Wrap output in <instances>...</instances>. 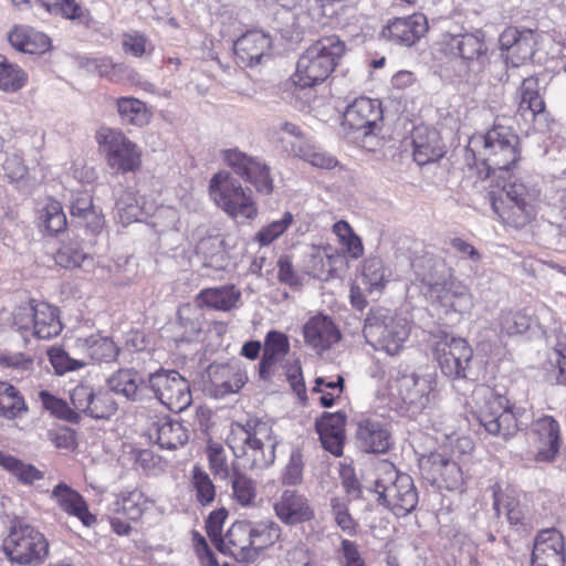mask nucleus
<instances>
[{"label":"nucleus","mask_w":566,"mask_h":566,"mask_svg":"<svg viewBox=\"0 0 566 566\" xmlns=\"http://www.w3.org/2000/svg\"><path fill=\"white\" fill-rule=\"evenodd\" d=\"M28 411L22 395L9 382L0 381V417L14 419Z\"/></svg>","instance_id":"nucleus-42"},{"label":"nucleus","mask_w":566,"mask_h":566,"mask_svg":"<svg viewBox=\"0 0 566 566\" xmlns=\"http://www.w3.org/2000/svg\"><path fill=\"white\" fill-rule=\"evenodd\" d=\"M374 491L378 502L396 516L403 517L418 504V492L412 478L389 461L382 460L375 468Z\"/></svg>","instance_id":"nucleus-6"},{"label":"nucleus","mask_w":566,"mask_h":566,"mask_svg":"<svg viewBox=\"0 0 566 566\" xmlns=\"http://www.w3.org/2000/svg\"><path fill=\"white\" fill-rule=\"evenodd\" d=\"M111 392L125 397L129 401H143L149 397L148 376L144 377L135 368H122L107 379Z\"/></svg>","instance_id":"nucleus-22"},{"label":"nucleus","mask_w":566,"mask_h":566,"mask_svg":"<svg viewBox=\"0 0 566 566\" xmlns=\"http://www.w3.org/2000/svg\"><path fill=\"white\" fill-rule=\"evenodd\" d=\"M290 352L289 337L279 331H270L264 338L263 354L259 364V375L263 380H271L275 375L277 364Z\"/></svg>","instance_id":"nucleus-28"},{"label":"nucleus","mask_w":566,"mask_h":566,"mask_svg":"<svg viewBox=\"0 0 566 566\" xmlns=\"http://www.w3.org/2000/svg\"><path fill=\"white\" fill-rule=\"evenodd\" d=\"M521 158L520 137L507 125L495 123L484 135L471 137L467 147L465 160L473 161L481 178L497 176L504 178L514 170Z\"/></svg>","instance_id":"nucleus-1"},{"label":"nucleus","mask_w":566,"mask_h":566,"mask_svg":"<svg viewBox=\"0 0 566 566\" xmlns=\"http://www.w3.org/2000/svg\"><path fill=\"white\" fill-rule=\"evenodd\" d=\"M280 437L273 422L259 417H249L232 426L229 447L243 469L261 471L274 464Z\"/></svg>","instance_id":"nucleus-2"},{"label":"nucleus","mask_w":566,"mask_h":566,"mask_svg":"<svg viewBox=\"0 0 566 566\" xmlns=\"http://www.w3.org/2000/svg\"><path fill=\"white\" fill-rule=\"evenodd\" d=\"M271 36L260 30H251L241 35L233 45L238 62L244 66H253L270 53Z\"/></svg>","instance_id":"nucleus-26"},{"label":"nucleus","mask_w":566,"mask_h":566,"mask_svg":"<svg viewBox=\"0 0 566 566\" xmlns=\"http://www.w3.org/2000/svg\"><path fill=\"white\" fill-rule=\"evenodd\" d=\"M564 562V543L560 533L556 530L539 532L532 552V566H563Z\"/></svg>","instance_id":"nucleus-25"},{"label":"nucleus","mask_w":566,"mask_h":566,"mask_svg":"<svg viewBox=\"0 0 566 566\" xmlns=\"http://www.w3.org/2000/svg\"><path fill=\"white\" fill-rule=\"evenodd\" d=\"M305 344L316 354H323L340 339V332L325 315L311 317L303 326Z\"/></svg>","instance_id":"nucleus-23"},{"label":"nucleus","mask_w":566,"mask_h":566,"mask_svg":"<svg viewBox=\"0 0 566 566\" xmlns=\"http://www.w3.org/2000/svg\"><path fill=\"white\" fill-rule=\"evenodd\" d=\"M0 465L24 484H32L43 478V472L38 470L34 465L24 463L3 451H0Z\"/></svg>","instance_id":"nucleus-46"},{"label":"nucleus","mask_w":566,"mask_h":566,"mask_svg":"<svg viewBox=\"0 0 566 566\" xmlns=\"http://www.w3.org/2000/svg\"><path fill=\"white\" fill-rule=\"evenodd\" d=\"M241 293L234 285L206 289L197 297L198 303L218 311H230L239 302Z\"/></svg>","instance_id":"nucleus-40"},{"label":"nucleus","mask_w":566,"mask_h":566,"mask_svg":"<svg viewBox=\"0 0 566 566\" xmlns=\"http://www.w3.org/2000/svg\"><path fill=\"white\" fill-rule=\"evenodd\" d=\"M209 193L214 203L233 219L252 220L258 216L251 190L243 188L228 171H219L212 176Z\"/></svg>","instance_id":"nucleus-9"},{"label":"nucleus","mask_w":566,"mask_h":566,"mask_svg":"<svg viewBox=\"0 0 566 566\" xmlns=\"http://www.w3.org/2000/svg\"><path fill=\"white\" fill-rule=\"evenodd\" d=\"M117 111L122 120L134 126H145L150 119V113L144 102L134 97L117 99Z\"/></svg>","instance_id":"nucleus-44"},{"label":"nucleus","mask_w":566,"mask_h":566,"mask_svg":"<svg viewBox=\"0 0 566 566\" xmlns=\"http://www.w3.org/2000/svg\"><path fill=\"white\" fill-rule=\"evenodd\" d=\"M39 399L43 408L50 411L54 417L70 422H77L80 420V415L76 410L71 409L66 401L56 398L49 391L41 390L39 392Z\"/></svg>","instance_id":"nucleus-52"},{"label":"nucleus","mask_w":566,"mask_h":566,"mask_svg":"<svg viewBox=\"0 0 566 566\" xmlns=\"http://www.w3.org/2000/svg\"><path fill=\"white\" fill-rule=\"evenodd\" d=\"M474 396L481 400L476 410L479 423L492 436L509 439L518 430L520 409L515 410L505 396L494 392L490 387H480Z\"/></svg>","instance_id":"nucleus-8"},{"label":"nucleus","mask_w":566,"mask_h":566,"mask_svg":"<svg viewBox=\"0 0 566 566\" xmlns=\"http://www.w3.org/2000/svg\"><path fill=\"white\" fill-rule=\"evenodd\" d=\"M50 361L57 375L77 370L85 366L83 360L74 359L66 352L60 348H52L48 352Z\"/></svg>","instance_id":"nucleus-60"},{"label":"nucleus","mask_w":566,"mask_h":566,"mask_svg":"<svg viewBox=\"0 0 566 566\" xmlns=\"http://www.w3.org/2000/svg\"><path fill=\"white\" fill-rule=\"evenodd\" d=\"M293 223V214L284 212L280 220L272 221L263 227L255 235V240L262 245H269L280 238Z\"/></svg>","instance_id":"nucleus-55"},{"label":"nucleus","mask_w":566,"mask_h":566,"mask_svg":"<svg viewBox=\"0 0 566 566\" xmlns=\"http://www.w3.org/2000/svg\"><path fill=\"white\" fill-rule=\"evenodd\" d=\"M534 433L541 443L536 459L538 461L554 460L559 449L558 422L553 417L545 416L534 423Z\"/></svg>","instance_id":"nucleus-35"},{"label":"nucleus","mask_w":566,"mask_h":566,"mask_svg":"<svg viewBox=\"0 0 566 566\" xmlns=\"http://www.w3.org/2000/svg\"><path fill=\"white\" fill-rule=\"evenodd\" d=\"M196 252L203 260V265L223 270L228 265L226 240L216 230L206 231L196 245Z\"/></svg>","instance_id":"nucleus-34"},{"label":"nucleus","mask_w":566,"mask_h":566,"mask_svg":"<svg viewBox=\"0 0 566 566\" xmlns=\"http://www.w3.org/2000/svg\"><path fill=\"white\" fill-rule=\"evenodd\" d=\"M452 46L455 48L460 56L469 62V71L479 74L488 62L486 45L476 34L457 35L452 40Z\"/></svg>","instance_id":"nucleus-33"},{"label":"nucleus","mask_w":566,"mask_h":566,"mask_svg":"<svg viewBox=\"0 0 566 566\" xmlns=\"http://www.w3.org/2000/svg\"><path fill=\"white\" fill-rule=\"evenodd\" d=\"M96 140L105 153L107 165L119 174L133 172L142 165V150L120 130L102 127Z\"/></svg>","instance_id":"nucleus-11"},{"label":"nucleus","mask_w":566,"mask_h":566,"mask_svg":"<svg viewBox=\"0 0 566 566\" xmlns=\"http://www.w3.org/2000/svg\"><path fill=\"white\" fill-rule=\"evenodd\" d=\"M8 40L15 50L29 54L43 53L50 46V39L44 33L29 27H14Z\"/></svg>","instance_id":"nucleus-37"},{"label":"nucleus","mask_w":566,"mask_h":566,"mask_svg":"<svg viewBox=\"0 0 566 566\" xmlns=\"http://www.w3.org/2000/svg\"><path fill=\"white\" fill-rule=\"evenodd\" d=\"M71 219L80 227H84L92 234H97L104 226L102 211L94 206L93 197L87 191H75L70 200Z\"/></svg>","instance_id":"nucleus-27"},{"label":"nucleus","mask_w":566,"mask_h":566,"mask_svg":"<svg viewBox=\"0 0 566 566\" xmlns=\"http://www.w3.org/2000/svg\"><path fill=\"white\" fill-rule=\"evenodd\" d=\"M530 317L522 312H502L500 317L501 332L509 336L521 335L528 331Z\"/></svg>","instance_id":"nucleus-58"},{"label":"nucleus","mask_w":566,"mask_h":566,"mask_svg":"<svg viewBox=\"0 0 566 566\" xmlns=\"http://www.w3.org/2000/svg\"><path fill=\"white\" fill-rule=\"evenodd\" d=\"M307 268L310 273L314 276L321 277L332 271V256L325 249L313 247L310 253Z\"/></svg>","instance_id":"nucleus-63"},{"label":"nucleus","mask_w":566,"mask_h":566,"mask_svg":"<svg viewBox=\"0 0 566 566\" xmlns=\"http://www.w3.org/2000/svg\"><path fill=\"white\" fill-rule=\"evenodd\" d=\"M496 186L501 189L500 195L489 191L488 199L493 211L501 220L515 228H522L531 222L535 216L536 191L527 188L523 182L514 178L513 170L504 178L492 176Z\"/></svg>","instance_id":"nucleus-4"},{"label":"nucleus","mask_w":566,"mask_h":566,"mask_svg":"<svg viewBox=\"0 0 566 566\" xmlns=\"http://www.w3.org/2000/svg\"><path fill=\"white\" fill-rule=\"evenodd\" d=\"M345 52V44L337 35L319 39L300 56L292 77L295 90H304L324 82L336 67Z\"/></svg>","instance_id":"nucleus-5"},{"label":"nucleus","mask_w":566,"mask_h":566,"mask_svg":"<svg viewBox=\"0 0 566 566\" xmlns=\"http://www.w3.org/2000/svg\"><path fill=\"white\" fill-rule=\"evenodd\" d=\"M440 268H443L441 261L431 256L417 258L412 263L416 276L427 287L426 293L439 303L446 315H453L451 319L455 322L473 307L472 295L461 282H442Z\"/></svg>","instance_id":"nucleus-3"},{"label":"nucleus","mask_w":566,"mask_h":566,"mask_svg":"<svg viewBox=\"0 0 566 566\" xmlns=\"http://www.w3.org/2000/svg\"><path fill=\"white\" fill-rule=\"evenodd\" d=\"M118 217L123 223L138 221L142 217V210L135 197V193L126 189L116 200Z\"/></svg>","instance_id":"nucleus-56"},{"label":"nucleus","mask_w":566,"mask_h":566,"mask_svg":"<svg viewBox=\"0 0 566 566\" xmlns=\"http://www.w3.org/2000/svg\"><path fill=\"white\" fill-rule=\"evenodd\" d=\"M34 304L35 301H30L28 304L19 306L13 313V325L22 334L33 332Z\"/></svg>","instance_id":"nucleus-64"},{"label":"nucleus","mask_w":566,"mask_h":566,"mask_svg":"<svg viewBox=\"0 0 566 566\" xmlns=\"http://www.w3.org/2000/svg\"><path fill=\"white\" fill-rule=\"evenodd\" d=\"M191 485L196 492V499L201 505H208L213 502L216 488L208 473L199 467L192 469Z\"/></svg>","instance_id":"nucleus-53"},{"label":"nucleus","mask_w":566,"mask_h":566,"mask_svg":"<svg viewBox=\"0 0 566 566\" xmlns=\"http://www.w3.org/2000/svg\"><path fill=\"white\" fill-rule=\"evenodd\" d=\"M252 546L260 552L277 542L282 535L281 526L272 520L250 522Z\"/></svg>","instance_id":"nucleus-43"},{"label":"nucleus","mask_w":566,"mask_h":566,"mask_svg":"<svg viewBox=\"0 0 566 566\" xmlns=\"http://www.w3.org/2000/svg\"><path fill=\"white\" fill-rule=\"evenodd\" d=\"M434 374L402 375L398 379V391L401 399L418 410L427 408L434 397Z\"/></svg>","instance_id":"nucleus-20"},{"label":"nucleus","mask_w":566,"mask_h":566,"mask_svg":"<svg viewBox=\"0 0 566 566\" xmlns=\"http://www.w3.org/2000/svg\"><path fill=\"white\" fill-rule=\"evenodd\" d=\"M208 377L217 395L238 392L247 382L248 376L239 361L224 365H210Z\"/></svg>","instance_id":"nucleus-29"},{"label":"nucleus","mask_w":566,"mask_h":566,"mask_svg":"<svg viewBox=\"0 0 566 566\" xmlns=\"http://www.w3.org/2000/svg\"><path fill=\"white\" fill-rule=\"evenodd\" d=\"M534 83L531 80L523 82L521 87V109H528L533 115L539 114L544 111L545 104L538 92L533 87Z\"/></svg>","instance_id":"nucleus-61"},{"label":"nucleus","mask_w":566,"mask_h":566,"mask_svg":"<svg viewBox=\"0 0 566 566\" xmlns=\"http://www.w3.org/2000/svg\"><path fill=\"white\" fill-rule=\"evenodd\" d=\"M305 460L302 450L296 447L291 450L289 459L282 469L280 481L283 485L296 486L303 482Z\"/></svg>","instance_id":"nucleus-47"},{"label":"nucleus","mask_w":566,"mask_h":566,"mask_svg":"<svg viewBox=\"0 0 566 566\" xmlns=\"http://www.w3.org/2000/svg\"><path fill=\"white\" fill-rule=\"evenodd\" d=\"M3 551L13 563L38 565L46 557L49 543L33 526L19 524L13 526L4 538Z\"/></svg>","instance_id":"nucleus-10"},{"label":"nucleus","mask_w":566,"mask_h":566,"mask_svg":"<svg viewBox=\"0 0 566 566\" xmlns=\"http://www.w3.org/2000/svg\"><path fill=\"white\" fill-rule=\"evenodd\" d=\"M413 158L423 166L439 160L444 151L439 133L428 127H417L412 134Z\"/></svg>","instance_id":"nucleus-32"},{"label":"nucleus","mask_w":566,"mask_h":566,"mask_svg":"<svg viewBox=\"0 0 566 566\" xmlns=\"http://www.w3.org/2000/svg\"><path fill=\"white\" fill-rule=\"evenodd\" d=\"M150 440H154L161 449L175 450L182 447L189 439L187 427L169 418H161L148 429Z\"/></svg>","instance_id":"nucleus-31"},{"label":"nucleus","mask_w":566,"mask_h":566,"mask_svg":"<svg viewBox=\"0 0 566 566\" xmlns=\"http://www.w3.org/2000/svg\"><path fill=\"white\" fill-rule=\"evenodd\" d=\"M420 469L428 481L443 485L448 490H458L463 483V474L459 464L440 453H431L422 459Z\"/></svg>","instance_id":"nucleus-19"},{"label":"nucleus","mask_w":566,"mask_h":566,"mask_svg":"<svg viewBox=\"0 0 566 566\" xmlns=\"http://www.w3.org/2000/svg\"><path fill=\"white\" fill-rule=\"evenodd\" d=\"M356 439L366 452L385 453L391 446L388 423L376 417H365L357 422Z\"/></svg>","instance_id":"nucleus-21"},{"label":"nucleus","mask_w":566,"mask_h":566,"mask_svg":"<svg viewBox=\"0 0 566 566\" xmlns=\"http://www.w3.org/2000/svg\"><path fill=\"white\" fill-rule=\"evenodd\" d=\"M52 497L63 511L80 518L85 526H91L96 522V517L88 512L84 499L69 485L57 484L52 491Z\"/></svg>","instance_id":"nucleus-36"},{"label":"nucleus","mask_w":566,"mask_h":566,"mask_svg":"<svg viewBox=\"0 0 566 566\" xmlns=\"http://www.w3.org/2000/svg\"><path fill=\"white\" fill-rule=\"evenodd\" d=\"M209 468L220 479H228L230 475V469L228 464V458L226 450L220 444H210L207 449Z\"/></svg>","instance_id":"nucleus-59"},{"label":"nucleus","mask_w":566,"mask_h":566,"mask_svg":"<svg viewBox=\"0 0 566 566\" xmlns=\"http://www.w3.org/2000/svg\"><path fill=\"white\" fill-rule=\"evenodd\" d=\"M216 547L239 563L251 564L258 559V552L251 542L250 521L233 523Z\"/></svg>","instance_id":"nucleus-18"},{"label":"nucleus","mask_w":566,"mask_h":566,"mask_svg":"<svg viewBox=\"0 0 566 566\" xmlns=\"http://www.w3.org/2000/svg\"><path fill=\"white\" fill-rule=\"evenodd\" d=\"M74 409L94 419H109L117 410L118 405L109 389L81 382L70 394Z\"/></svg>","instance_id":"nucleus-15"},{"label":"nucleus","mask_w":566,"mask_h":566,"mask_svg":"<svg viewBox=\"0 0 566 566\" xmlns=\"http://www.w3.org/2000/svg\"><path fill=\"white\" fill-rule=\"evenodd\" d=\"M493 509L497 516L504 511L511 524L516 525L523 521L524 513L518 502L514 497L503 494L497 485L493 486Z\"/></svg>","instance_id":"nucleus-51"},{"label":"nucleus","mask_w":566,"mask_h":566,"mask_svg":"<svg viewBox=\"0 0 566 566\" xmlns=\"http://www.w3.org/2000/svg\"><path fill=\"white\" fill-rule=\"evenodd\" d=\"M45 229L51 233H59L66 227V216L59 201L52 200L45 205L41 214Z\"/></svg>","instance_id":"nucleus-57"},{"label":"nucleus","mask_w":566,"mask_h":566,"mask_svg":"<svg viewBox=\"0 0 566 566\" xmlns=\"http://www.w3.org/2000/svg\"><path fill=\"white\" fill-rule=\"evenodd\" d=\"M534 33L531 30H524V35L517 43L510 50L509 53L503 54L505 63H511L512 66L517 67L530 60L535 52Z\"/></svg>","instance_id":"nucleus-50"},{"label":"nucleus","mask_w":566,"mask_h":566,"mask_svg":"<svg viewBox=\"0 0 566 566\" xmlns=\"http://www.w3.org/2000/svg\"><path fill=\"white\" fill-rule=\"evenodd\" d=\"M86 352L93 360L112 361L118 355V347L106 336L93 335L85 339Z\"/></svg>","instance_id":"nucleus-49"},{"label":"nucleus","mask_w":566,"mask_h":566,"mask_svg":"<svg viewBox=\"0 0 566 566\" xmlns=\"http://www.w3.org/2000/svg\"><path fill=\"white\" fill-rule=\"evenodd\" d=\"M275 516L287 526H295L315 516L308 499L296 490L286 489L272 502Z\"/></svg>","instance_id":"nucleus-17"},{"label":"nucleus","mask_w":566,"mask_h":566,"mask_svg":"<svg viewBox=\"0 0 566 566\" xmlns=\"http://www.w3.org/2000/svg\"><path fill=\"white\" fill-rule=\"evenodd\" d=\"M345 420V416L340 412H325L315 422L323 448L336 457L343 453Z\"/></svg>","instance_id":"nucleus-30"},{"label":"nucleus","mask_w":566,"mask_h":566,"mask_svg":"<svg viewBox=\"0 0 566 566\" xmlns=\"http://www.w3.org/2000/svg\"><path fill=\"white\" fill-rule=\"evenodd\" d=\"M382 118L381 104L368 97L356 98L350 103L343 116V125L353 130L363 132V144L368 149L377 146V130Z\"/></svg>","instance_id":"nucleus-14"},{"label":"nucleus","mask_w":566,"mask_h":566,"mask_svg":"<svg viewBox=\"0 0 566 566\" xmlns=\"http://www.w3.org/2000/svg\"><path fill=\"white\" fill-rule=\"evenodd\" d=\"M27 78V74L20 66L10 63L4 55L0 54V90L17 92L24 86Z\"/></svg>","instance_id":"nucleus-48"},{"label":"nucleus","mask_w":566,"mask_h":566,"mask_svg":"<svg viewBox=\"0 0 566 566\" xmlns=\"http://www.w3.org/2000/svg\"><path fill=\"white\" fill-rule=\"evenodd\" d=\"M222 158L237 175L252 184L258 192L264 195L272 192L273 180L270 176V168L264 163L237 148L223 150Z\"/></svg>","instance_id":"nucleus-16"},{"label":"nucleus","mask_w":566,"mask_h":566,"mask_svg":"<svg viewBox=\"0 0 566 566\" xmlns=\"http://www.w3.org/2000/svg\"><path fill=\"white\" fill-rule=\"evenodd\" d=\"M367 343L376 350L387 355H398L410 334L407 318L395 315L390 310H371L363 329Z\"/></svg>","instance_id":"nucleus-7"},{"label":"nucleus","mask_w":566,"mask_h":566,"mask_svg":"<svg viewBox=\"0 0 566 566\" xmlns=\"http://www.w3.org/2000/svg\"><path fill=\"white\" fill-rule=\"evenodd\" d=\"M147 499L138 490L122 492L109 505L113 514H123L128 520H139L147 510Z\"/></svg>","instance_id":"nucleus-39"},{"label":"nucleus","mask_w":566,"mask_h":566,"mask_svg":"<svg viewBox=\"0 0 566 566\" xmlns=\"http://www.w3.org/2000/svg\"><path fill=\"white\" fill-rule=\"evenodd\" d=\"M62 331L57 310L45 302L34 304L32 335L40 339H50Z\"/></svg>","instance_id":"nucleus-38"},{"label":"nucleus","mask_w":566,"mask_h":566,"mask_svg":"<svg viewBox=\"0 0 566 566\" xmlns=\"http://www.w3.org/2000/svg\"><path fill=\"white\" fill-rule=\"evenodd\" d=\"M292 153L313 167L321 169H333L338 164L335 157L322 151L306 140H301L300 144H292Z\"/></svg>","instance_id":"nucleus-45"},{"label":"nucleus","mask_w":566,"mask_h":566,"mask_svg":"<svg viewBox=\"0 0 566 566\" xmlns=\"http://www.w3.org/2000/svg\"><path fill=\"white\" fill-rule=\"evenodd\" d=\"M427 20L422 14H411L390 20L381 31V36L398 44L410 46L427 32Z\"/></svg>","instance_id":"nucleus-24"},{"label":"nucleus","mask_w":566,"mask_h":566,"mask_svg":"<svg viewBox=\"0 0 566 566\" xmlns=\"http://www.w3.org/2000/svg\"><path fill=\"white\" fill-rule=\"evenodd\" d=\"M86 253L74 243L63 244L55 254V262L63 268L81 266Z\"/></svg>","instance_id":"nucleus-62"},{"label":"nucleus","mask_w":566,"mask_h":566,"mask_svg":"<svg viewBox=\"0 0 566 566\" xmlns=\"http://www.w3.org/2000/svg\"><path fill=\"white\" fill-rule=\"evenodd\" d=\"M149 391L175 412L187 409L192 401L189 381L177 370L159 368L148 374Z\"/></svg>","instance_id":"nucleus-13"},{"label":"nucleus","mask_w":566,"mask_h":566,"mask_svg":"<svg viewBox=\"0 0 566 566\" xmlns=\"http://www.w3.org/2000/svg\"><path fill=\"white\" fill-rule=\"evenodd\" d=\"M433 350L444 376L450 379H468L473 358V349L461 337L439 331Z\"/></svg>","instance_id":"nucleus-12"},{"label":"nucleus","mask_w":566,"mask_h":566,"mask_svg":"<svg viewBox=\"0 0 566 566\" xmlns=\"http://www.w3.org/2000/svg\"><path fill=\"white\" fill-rule=\"evenodd\" d=\"M233 497L242 506H250L256 497L254 482L240 472H235L231 482Z\"/></svg>","instance_id":"nucleus-54"},{"label":"nucleus","mask_w":566,"mask_h":566,"mask_svg":"<svg viewBox=\"0 0 566 566\" xmlns=\"http://www.w3.org/2000/svg\"><path fill=\"white\" fill-rule=\"evenodd\" d=\"M391 272L387 269L380 258L371 256L364 261L361 277L366 290L370 293L380 292L388 282Z\"/></svg>","instance_id":"nucleus-41"}]
</instances>
